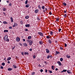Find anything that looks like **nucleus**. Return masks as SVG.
<instances>
[{
  "label": "nucleus",
  "mask_w": 75,
  "mask_h": 75,
  "mask_svg": "<svg viewBox=\"0 0 75 75\" xmlns=\"http://www.w3.org/2000/svg\"><path fill=\"white\" fill-rule=\"evenodd\" d=\"M27 42L29 43V45H31L33 44V41L31 40H27Z\"/></svg>",
  "instance_id": "obj_1"
},
{
  "label": "nucleus",
  "mask_w": 75,
  "mask_h": 75,
  "mask_svg": "<svg viewBox=\"0 0 75 75\" xmlns=\"http://www.w3.org/2000/svg\"><path fill=\"white\" fill-rule=\"evenodd\" d=\"M7 38H8V36L7 35H6L5 36L4 38V41H6V40H7Z\"/></svg>",
  "instance_id": "obj_2"
},
{
  "label": "nucleus",
  "mask_w": 75,
  "mask_h": 75,
  "mask_svg": "<svg viewBox=\"0 0 75 75\" xmlns=\"http://www.w3.org/2000/svg\"><path fill=\"white\" fill-rule=\"evenodd\" d=\"M38 34H39L41 36H42V37H43V33L41 32H39L38 33Z\"/></svg>",
  "instance_id": "obj_3"
},
{
  "label": "nucleus",
  "mask_w": 75,
  "mask_h": 75,
  "mask_svg": "<svg viewBox=\"0 0 75 75\" xmlns=\"http://www.w3.org/2000/svg\"><path fill=\"white\" fill-rule=\"evenodd\" d=\"M13 24L14 25H13V27H15L16 26H17L18 25L17 23H14Z\"/></svg>",
  "instance_id": "obj_4"
},
{
  "label": "nucleus",
  "mask_w": 75,
  "mask_h": 75,
  "mask_svg": "<svg viewBox=\"0 0 75 75\" xmlns=\"http://www.w3.org/2000/svg\"><path fill=\"white\" fill-rule=\"evenodd\" d=\"M30 25L29 24H27L25 25V27H30Z\"/></svg>",
  "instance_id": "obj_5"
},
{
  "label": "nucleus",
  "mask_w": 75,
  "mask_h": 75,
  "mask_svg": "<svg viewBox=\"0 0 75 75\" xmlns=\"http://www.w3.org/2000/svg\"><path fill=\"white\" fill-rule=\"evenodd\" d=\"M46 51L47 53H49L50 52V50L48 49H46Z\"/></svg>",
  "instance_id": "obj_6"
},
{
  "label": "nucleus",
  "mask_w": 75,
  "mask_h": 75,
  "mask_svg": "<svg viewBox=\"0 0 75 75\" xmlns=\"http://www.w3.org/2000/svg\"><path fill=\"white\" fill-rule=\"evenodd\" d=\"M48 42L50 44H51L52 43V41L50 39H48Z\"/></svg>",
  "instance_id": "obj_7"
},
{
  "label": "nucleus",
  "mask_w": 75,
  "mask_h": 75,
  "mask_svg": "<svg viewBox=\"0 0 75 75\" xmlns=\"http://www.w3.org/2000/svg\"><path fill=\"white\" fill-rule=\"evenodd\" d=\"M23 45L25 47H27L28 46V45L27 44V43H23Z\"/></svg>",
  "instance_id": "obj_8"
},
{
  "label": "nucleus",
  "mask_w": 75,
  "mask_h": 75,
  "mask_svg": "<svg viewBox=\"0 0 75 75\" xmlns=\"http://www.w3.org/2000/svg\"><path fill=\"white\" fill-rule=\"evenodd\" d=\"M57 64H58V65H62V64H61V63L60 62H57Z\"/></svg>",
  "instance_id": "obj_9"
},
{
  "label": "nucleus",
  "mask_w": 75,
  "mask_h": 75,
  "mask_svg": "<svg viewBox=\"0 0 75 75\" xmlns=\"http://www.w3.org/2000/svg\"><path fill=\"white\" fill-rule=\"evenodd\" d=\"M16 41L17 42H18V41H19V38L18 37L16 38Z\"/></svg>",
  "instance_id": "obj_10"
},
{
  "label": "nucleus",
  "mask_w": 75,
  "mask_h": 75,
  "mask_svg": "<svg viewBox=\"0 0 75 75\" xmlns=\"http://www.w3.org/2000/svg\"><path fill=\"white\" fill-rule=\"evenodd\" d=\"M66 57L67 58H71V56L69 55H66Z\"/></svg>",
  "instance_id": "obj_11"
},
{
  "label": "nucleus",
  "mask_w": 75,
  "mask_h": 75,
  "mask_svg": "<svg viewBox=\"0 0 75 75\" xmlns=\"http://www.w3.org/2000/svg\"><path fill=\"white\" fill-rule=\"evenodd\" d=\"M39 10L38 9H36L35 11V13H38L39 11Z\"/></svg>",
  "instance_id": "obj_12"
},
{
  "label": "nucleus",
  "mask_w": 75,
  "mask_h": 75,
  "mask_svg": "<svg viewBox=\"0 0 75 75\" xmlns=\"http://www.w3.org/2000/svg\"><path fill=\"white\" fill-rule=\"evenodd\" d=\"M25 18L26 19H28V18H29V16H25Z\"/></svg>",
  "instance_id": "obj_13"
},
{
  "label": "nucleus",
  "mask_w": 75,
  "mask_h": 75,
  "mask_svg": "<svg viewBox=\"0 0 75 75\" xmlns=\"http://www.w3.org/2000/svg\"><path fill=\"white\" fill-rule=\"evenodd\" d=\"M31 38H32L31 36H29L28 37V40H30V39H31Z\"/></svg>",
  "instance_id": "obj_14"
},
{
  "label": "nucleus",
  "mask_w": 75,
  "mask_h": 75,
  "mask_svg": "<svg viewBox=\"0 0 75 75\" xmlns=\"http://www.w3.org/2000/svg\"><path fill=\"white\" fill-rule=\"evenodd\" d=\"M63 6H67V4L65 3V2H63Z\"/></svg>",
  "instance_id": "obj_15"
},
{
  "label": "nucleus",
  "mask_w": 75,
  "mask_h": 75,
  "mask_svg": "<svg viewBox=\"0 0 75 75\" xmlns=\"http://www.w3.org/2000/svg\"><path fill=\"white\" fill-rule=\"evenodd\" d=\"M10 19L11 22H13V18H12V17H11L10 18Z\"/></svg>",
  "instance_id": "obj_16"
},
{
  "label": "nucleus",
  "mask_w": 75,
  "mask_h": 75,
  "mask_svg": "<svg viewBox=\"0 0 75 75\" xmlns=\"http://www.w3.org/2000/svg\"><path fill=\"white\" fill-rule=\"evenodd\" d=\"M25 55H29V53L28 52H25L24 53Z\"/></svg>",
  "instance_id": "obj_17"
},
{
  "label": "nucleus",
  "mask_w": 75,
  "mask_h": 75,
  "mask_svg": "<svg viewBox=\"0 0 75 75\" xmlns=\"http://www.w3.org/2000/svg\"><path fill=\"white\" fill-rule=\"evenodd\" d=\"M11 59V57H8L7 59V61H10Z\"/></svg>",
  "instance_id": "obj_18"
},
{
  "label": "nucleus",
  "mask_w": 75,
  "mask_h": 75,
  "mask_svg": "<svg viewBox=\"0 0 75 75\" xmlns=\"http://www.w3.org/2000/svg\"><path fill=\"white\" fill-rule=\"evenodd\" d=\"M38 8H39L40 10H41V6H40V5H38Z\"/></svg>",
  "instance_id": "obj_19"
},
{
  "label": "nucleus",
  "mask_w": 75,
  "mask_h": 75,
  "mask_svg": "<svg viewBox=\"0 0 75 75\" xmlns=\"http://www.w3.org/2000/svg\"><path fill=\"white\" fill-rule=\"evenodd\" d=\"M29 6H30V5H29V4H27L25 6L26 7H28Z\"/></svg>",
  "instance_id": "obj_20"
},
{
  "label": "nucleus",
  "mask_w": 75,
  "mask_h": 75,
  "mask_svg": "<svg viewBox=\"0 0 75 75\" xmlns=\"http://www.w3.org/2000/svg\"><path fill=\"white\" fill-rule=\"evenodd\" d=\"M39 44L40 45H42V41H40L39 42Z\"/></svg>",
  "instance_id": "obj_21"
},
{
  "label": "nucleus",
  "mask_w": 75,
  "mask_h": 75,
  "mask_svg": "<svg viewBox=\"0 0 75 75\" xmlns=\"http://www.w3.org/2000/svg\"><path fill=\"white\" fill-rule=\"evenodd\" d=\"M42 9H43V10H44V9H45V6H42L41 7Z\"/></svg>",
  "instance_id": "obj_22"
},
{
  "label": "nucleus",
  "mask_w": 75,
  "mask_h": 75,
  "mask_svg": "<svg viewBox=\"0 0 75 75\" xmlns=\"http://www.w3.org/2000/svg\"><path fill=\"white\" fill-rule=\"evenodd\" d=\"M4 33L8 32V30H4Z\"/></svg>",
  "instance_id": "obj_23"
},
{
  "label": "nucleus",
  "mask_w": 75,
  "mask_h": 75,
  "mask_svg": "<svg viewBox=\"0 0 75 75\" xmlns=\"http://www.w3.org/2000/svg\"><path fill=\"white\" fill-rule=\"evenodd\" d=\"M8 70L9 71H11L12 70V68H9L8 69Z\"/></svg>",
  "instance_id": "obj_24"
},
{
  "label": "nucleus",
  "mask_w": 75,
  "mask_h": 75,
  "mask_svg": "<svg viewBox=\"0 0 75 75\" xmlns=\"http://www.w3.org/2000/svg\"><path fill=\"white\" fill-rule=\"evenodd\" d=\"M50 58V55H49L47 57V59H49Z\"/></svg>",
  "instance_id": "obj_25"
},
{
  "label": "nucleus",
  "mask_w": 75,
  "mask_h": 75,
  "mask_svg": "<svg viewBox=\"0 0 75 75\" xmlns=\"http://www.w3.org/2000/svg\"><path fill=\"white\" fill-rule=\"evenodd\" d=\"M54 66H52V69H53V70H54V69H54Z\"/></svg>",
  "instance_id": "obj_26"
},
{
  "label": "nucleus",
  "mask_w": 75,
  "mask_h": 75,
  "mask_svg": "<svg viewBox=\"0 0 75 75\" xmlns=\"http://www.w3.org/2000/svg\"><path fill=\"white\" fill-rule=\"evenodd\" d=\"M3 23L4 24H7V22L6 21H4V22H3Z\"/></svg>",
  "instance_id": "obj_27"
},
{
  "label": "nucleus",
  "mask_w": 75,
  "mask_h": 75,
  "mask_svg": "<svg viewBox=\"0 0 75 75\" xmlns=\"http://www.w3.org/2000/svg\"><path fill=\"white\" fill-rule=\"evenodd\" d=\"M13 68H17V66H16L15 65H13Z\"/></svg>",
  "instance_id": "obj_28"
},
{
  "label": "nucleus",
  "mask_w": 75,
  "mask_h": 75,
  "mask_svg": "<svg viewBox=\"0 0 75 75\" xmlns=\"http://www.w3.org/2000/svg\"><path fill=\"white\" fill-rule=\"evenodd\" d=\"M50 35H52V34H53V32H52V31H50Z\"/></svg>",
  "instance_id": "obj_29"
},
{
  "label": "nucleus",
  "mask_w": 75,
  "mask_h": 75,
  "mask_svg": "<svg viewBox=\"0 0 75 75\" xmlns=\"http://www.w3.org/2000/svg\"><path fill=\"white\" fill-rule=\"evenodd\" d=\"M46 38L49 39V38H50V36H46Z\"/></svg>",
  "instance_id": "obj_30"
},
{
  "label": "nucleus",
  "mask_w": 75,
  "mask_h": 75,
  "mask_svg": "<svg viewBox=\"0 0 75 75\" xmlns=\"http://www.w3.org/2000/svg\"><path fill=\"white\" fill-rule=\"evenodd\" d=\"M2 65H3V66H4L5 65V63L3 62L2 63Z\"/></svg>",
  "instance_id": "obj_31"
},
{
  "label": "nucleus",
  "mask_w": 75,
  "mask_h": 75,
  "mask_svg": "<svg viewBox=\"0 0 75 75\" xmlns=\"http://www.w3.org/2000/svg\"><path fill=\"white\" fill-rule=\"evenodd\" d=\"M35 72H33L31 73V75H35Z\"/></svg>",
  "instance_id": "obj_32"
},
{
  "label": "nucleus",
  "mask_w": 75,
  "mask_h": 75,
  "mask_svg": "<svg viewBox=\"0 0 75 75\" xmlns=\"http://www.w3.org/2000/svg\"><path fill=\"white\" fill-rule=\"evenodd\" d=\"M28 3V1L26 0L25 1V4H27Z\"/></svg>",
  "instance_id": "obj_33"
},
{
  "label": "nucleus",
  "mask_w": 75,
  "mask_h": 75,
  "mask_svg": "<svg viewBox=\"0 0 75 75\" xmlns=\"http://www.w3.org/2000/svg\"><path fill=\"white\" fill-rule=\"evenodd\" d=\"M57 54H59V52L57 51L56 52Z\"/></svg>",
  "instance_id": "obj_34"
},
{
  "label": "nucleus",
  "mask_w": 75,
  "mask_h": 75,
  "mask_svg": "<svg viewBox=\"0 0 75 75\" xmlns=\"http://www.w3.org/2000/svg\"><path fill=\"white\" fill-rule=\"evenodd\" d=\"M56 21H59V18H57L56 19Z\"/></svg>",
  "instance_id": "obj_35"
},
{
  "label": "nucleus",
  "mask_w": 75,
  "mask_h": 75,
  "mask_svg": "<svg viewBox=\"0 0 75 75\" xmlns=\"http://www.w3.org/2000/svg\"><path fill=\"white\" fill-rule=\"evenodd\" d=\"M3 11H6V8H3Z\"/></svg>",
  "instance_id": "obj_36"
},
{
  "label": "nucleus",
  "mask_w": 75,
  "mask_h": 75,
  "mask_svg": "<svg viewBox=\"0 0 75 75\" xmlns=\"http://www.w3.org/2000/svg\"><path fill=\"white\" fill-rule=\"evenodd\" d=\"M33 59H35V58L36 57H35V55H34L33 56Z\"/></svg>",
  "instance_id": "obj_37"
},
{
  "label": "nucleus",
  "mask_w": 75,
  "mask_h": 75,
  "mask_svg": "<svg viewBox=\"0 0 75 75\" xmlns=\"http://www.w3.org/2000/svg\"><path fill=\"white\" fill-rule=\"evenodd\" d=\"M60 61H63V58H61L60 59Z\"/></svg>",
  "instance_id": "obj_38"
},
{
  "label": "nucleus",
  "mask_w": 75,
  "mask_h": 75,
  "mask_svg": "<svg viewBox=\"0 0 75 75\" xmlns=\"http://www.w3.org/2000/svg\"><path fill=\"white\" fill-rule=\"evenodd\" d=\"M9 39H7L6 40V41L7 42H8V41H9Z\"/></svg>",
  "instance_id": "obj_39"
},
{
  "label": "nucleus",
  "mask_w": 75,
  "mask_h": 75,
  "mask_svg": "<svg viewBox=\"0 0 75 75\" xmlns=\"http://www.w3.org/2000/svg\"><path fill=\"white\" fill-rule=\"evenodd\" d=\"M64 17H67V14H65L64 15Z\"/></svg>",
  "instance_id": "obj_40"
},
{
  "label": "nucleus",
  "mask_w": 75,
  "mask_h": 75,
  "mask_svg": "<svg viewBox=\"0 0 75 75\" xmlns=\"http://www.w3.org/2000/svg\"><path fill=\"white\" fill-rule=\"evenodd\" d=\"M21 24H23V21H21Z\"/></svg>",
  "instance_id": "obj_41"
},
{
  "label": "nucleus",
  "mask_w": 75,
  "mask_h": 75,
  "mask_svg": "<svg viewBox=\"0 0 75 75\" xmlns=\"http://www.w3.org/2000/svg\"><path fill=\"white\" fill-rule=\"evenodd\" d=\"M63 72H67V69H64L63 70Z\"/></svg>",
  "instance_id": "obj_42"
},
{
  "label": "nucleus",
  "mask_w": 75,
  "mask_h": 75,
  "mask_svg": "<svg viewBox=\"0 0 75 75\" xmlns=\"http://www.w3.org/2000/svg\"><path fill=\"white\" fill-rule=\"evenodd\" d=\"M67 73H68V74H70V73H71V72H69V70H67Z\"/></svg>",
  "instance_id": "obj_43"
},
{
  "label": "nucleus",
  "mask_w": 75,
  "mask_h": 75,
  "mask_svg": "<svg viewBox=\"0 0 75 75\" xmlns=\"http://www.w3.org/2000/svg\"><path fill=\"white\" fill-rule=\"evenodd\" d=\"M61 29L59 28V32H61Z\"/></svg>",
  "instance_id": "obj_44"
},
{
  "label": "nucleus",
  "mask_w": 75,
  "mask_h": 75,
  "mask_svg": "<svg viewBox=\"0 0 75 75\" xmlns=\"http://www.w3.org/2000/svg\"><path fill=\"white\" fill-rule=\"evenodd\" d=\"M12 5V4H11V3H10L9 4V6H11Z\"/></svg>",
  "instance_id": "obj_45"
},
{
  "label": "nucleus",
  "mask_w": 75,
  "mask_h": 75,
  "mask_svg": "<svg viewBox=\"0 0 75 75\" xmlns=\"http://www.w3.org/2000/svg\"><path fill=\"white\" fill-rule=\"evenodd\" d=\"M49 72L50 73H52V72L51 71V70H49Z\"/></svg>",
  "instance_id": "obj_46"
},
{
  "label": "nucleus",
  "mask_w": 75,
  "mask_h": 75,
  "mask_svg": "<svg viewBox=\"0 0 75 75\" xmlns=\"http://www.w3.org/2000/svg\"><path fill=\"white\" fill-rule=\"evenodd\" d=\"M60 50H63V48L61 47H60Z\"/></svg>",
  "instance_id": "obj_47"
},
{
  "label": "nucleus",
  "mask_w": 75,
  "mask_h": 75,
  "mask_svg": "<svg viewBox=\"0 0 75 75\" xmlns=\"http://www.w3.org/2000/svg\"><path fill=\"white\" fill-rule=\"evenodd\" d=\"M9 29H12V27L11 26H10L9 27Z\"/></svg>",
  "instance_id": "obj_48"
},
{
  "label": "nucleus",
  "mask_w": 75,
  "mask_h": 75,
  "mask_svg": "<svg viewBox=\"0 0 75 75\" xmlns=\"http://www.w3.org/2000/svg\"><path fill=\"white\" fill-rule=\"evenodd\" d=\"M25 31H28V29H25Z\"/></svg>",
  "instance_id": "obj_49"
},
{
  "label": "nucleus",
  "mask_w": 75,
  "mask_h": 75,
  "mask_svg": "<svg viewBox=\"0 0 75 75\" xmlns=\"http://www.w3.org/2000/svg\"><path fill=\"white\" fill-rule=\"evenodd\" d=\"M64 45H65V47H66L67 46V44L65 43Z\"/></svg>",
  "instance_id": "obj_50"
},
{
  "label": "nucleus",
  "mask_w": 75,
  "mask_h": 75,
  "mask_svg": "<svg viewBox=\"0 0 75 75\" xmlns=\"http://www.w3.org/2000/svg\"><path fill=\"white\" fill-rule=\"evenodd\" d=\"M43 71V70L42 69H41L40 70V71L41 72H42Z\"/></svg>",
  "instance_id": "obj_51"
},
{
  "label": "nucleus",
  "mask_w": 75,
  "mask_h": 75,
  "mask_svg": "<svg viewBox=\"0 0 75 75\" xmlns=\"http://www.w3.org/2000/svg\"><path fill=\"white\" fill-rule=\"evenodd\" d=\"M3 13L4 14V15L5 16H6V13H5L4 12H3Z\"/></svg>",
  "instance_id": "obj_52"
},
{
  "label": "nucleus",
  "mask_w": 75,
  "mask_h": 75,
  "mask_svg": "<svg viewBox=\"0 0 75 75\" xmlns=\"http://www.w3.org/2000/svg\"><path fill=\"white\" fill-rule=\"evenodd\" d=\"M49 14L50 15H52V13L51 12H49Z\"/></svg>",
  "instance_id": "obj_53"
},
{
  "label": "nucleus",
  "mask_w": 75,
  "mask_h": 75,
  "mask_svg": "<svg viewBox=\"0 0 75 75\" xmlns=\"http://www.w3.org/2000/svg\"><path fill=\"white\" fill-rule=\"evenodd\" d=\"M14 48H15V47H13L12 48V50H13L14 49Z\"/></svg>",
  "instance_id": "obj_54"
},
{
  "label": "nucleus",
  "mask_w": 75,
  "mask_h": 75,
  "mask_svg": "<svg viewBox=\"0 0 75 75\" xmlns=\"http://www.w3.org/2000/svg\"><path fill=\"white\" fill-rule=\"evenodd\" d=\"M29 51H32V49L31 48L29 50Z\"/></svg>",
  "instance_id": "obj_55"
},
{
  "label": "nucleus",
  "mask_w": 75,
  "mask_h": 75,
  "mask_svg": "<svg viewBox=\"0 0 75 75\" xmlns=\"http://www.w3.org/2000/svg\"><path fill=\"white\" fill-rule=\"evenodd\" d=\"M23 41H24V42L25 41V39H23Z\"/></svg>",
  "instance_id": "obj_56"
},
{
  "label": "nucleus",
  "mask_w": 75,
  "mask_h": 75,
  "mask_svg": "<svg viewBox=\"0 0 75 75\" xmlns=\"http://www.w3.org/2000/svg\"><path fill=\"white\" fill-rule=\"evenodd\" d=\"M7 63H8V64H10V61H8V62H7Z\"/></svg>",
  "instance_id": "obj_57"
},
{
  "label": "nucleus",
  "mask_w": 75,
  "mask_h": 75,
  "mask_svg": "<svg viewBox=\"0 0 75 75\" xmlns=\"http://www.w3.org/2000/svg\"><path fill=\"white\" fill-rule=\"evenodd\" d=\"M38 67H41V66L40 65V64H39L38 65Z\"/></svg>",
  "instance_id": "obj_58"
},
{
  "label": "nucleus",
  "mask_w": 75,
  "mask_h": 75,
  "mask_svg": "<svg viewBox=\"0 0 75 75\" xmlns=\"http://www.w3.org/2000/svg\"><path fill=\"white\" fill-rule=\"evenodd\" d=\"M1 69H3V66H1Z\"/></svg>",
  "instance_id": "obj_59"
},
{
  "label": "nucleus",
  "mask_w": 75,
  "mask_h": 75,
  "mask_svg": "<svg viewBox=\"0 0 75 75\" xmlns=\"http://www.w3.org/2000/svg\"><path fill=\"white\" fill-rule=\"evenodd\" d=\"M58 68H56L55 69V71H58Z\"/></svg>",
  "instance_id": "obj_60"
},
{
  "label": "nucleus",
  "mask_w": 75,
  "mask_h": 75,
  "mask_svg": "<svg viewBox=\"0 0 75 75\" xmlns=\"http://www.w3.org/2000/svg\"><path fill=\"white\" fill-rule=\"evenodd\" d=\"M19 44L21 46H22V44L21 43H19Z\"/></svg>",
  "instance_id": "obj_61"
},
{
  "label": "nucleus",
  "mask_w": 75,
  "mask_h": 75,
  "mask_svg": "<svg viewBox=\"0 0 75 75\" xmlns=\"http://www.w3.org/2000/svg\"><path fill=\"white\" fill-rule=\"evenodd\" d=\"M45 72L46 73L47 72V70H45Z\"/></svg>",
  "instance_id": "obj_62"
},
{
  "label": "nucleus",
  "mask_w": 75,
  "mask_h": 75,
  "mask_svg": "<svg viewBox=\"0 0 75 75\" xmlns=\"http://www.w3.org/2000/svg\"><path fill=\"white\" fill-rule=\"evenodd\" d=\"M37 60H38V61H40V59H38Z\"/></svg>",
  "instance_id": "obj_63"
},
{
  "label": "nucleus",
  "mask_w": 75,
  "mask_h": 75,
  "mask_svg": "<svg viewBox=\"0 0 75 75\" xmlns=\"http://www.w3.org/2000/svg\"><path fill=\"white\" fill-rule=\"evenodd\" d=\"M64 12L65 13H67V11H64Z\"/></svg>",
  "instance_id": "obj_64"
}]
</instances>
